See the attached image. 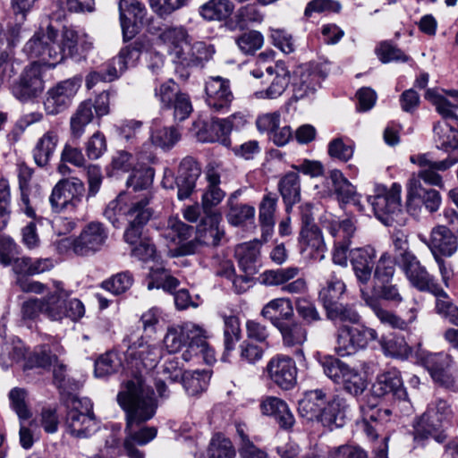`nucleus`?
<instances>
[{"label": "nucleus", "mask_w": 458, "mask_h": 458, "mask_svg": "<svg viewBox=\"0 0 458 458\" xmlns=\"http://www.w3.org/2000/svg\"><path fill=\"white\" fill-rule=\"evenodd\" d=\"M300 268L297 267H288L285 268L269 269L264 271L260 276V283L267 286L284 285L291 280L298 276Z\"/></svg>", "instance_id": "obj_52"}, {"label": "nucleus", "mask_w": 458, "mask_h": 458, "mask_svg": "<svg viewBox=\"0 0 458 458\" xmlns=\"http://www.w3.org/2000/svg\"><path fill=\"white\" fill-rule=\"evenodd\" d=\"M152 159L151 153L145 154L138 165L133 166L132 173L127 180V186L134 191L146 190L152 184L154 171L148 166Z\"/></svg>", "instance_id": "obj_39"}, {"label": "nucleus", "mask_w": 458, "mask_h": 458, "mask_svg": "<svg viewBox=\"0 0 458 458\" xmlns=\"http://www.w3.org/2000/svg\"><path fill=\"white\" fill-rule=\"evenodd\" d=\"M242 330L239 318L234 315L224 316V345L226 352H232L240 341Z\"/></svg>", "instance_id": "obj_60"}, {"label": "nucleus", "mask_w": 458, "mask_h": 458, "mask_svg": "<svg viewBox=\"0 0 458 458\" xmlns=\"http://www.w3.org/2000/svg\"><path fill=\"white\" fill-rule=\"evenodd\" d=\"M118 9L123 38L131 39L137 33L136 21H141L145 18L147 9L138 0H120Z\"/></svg>", "instance_id": "obj_24"}, {"label": "nucleus", "mask_w": 458, "mask_h": 458, "mask_svg": "<svg viewBox=\"0 0 458 458\" xmlns=\"http://www.w3.org/2000/svg\"><path fill=\"white\" fill-rule=\"evenodd\" d=\"M260 315L276 327L282 322L293 318L294 310L290 299L276 298L264 305Z\"/></svg>", "instance_id": "obj_35"}, {"label": "nucleus", "mask_w": 458, "mask_h": 458, "mask_svg": "<svg viewBox=\"0 0 458 458\" xmlns=\"http://www.w3.org/2000/svg\"><path fill=\"white\" fill-rule=\"evenodd\" d=\"M410 161L419 166V171L411 175L406 184L408 208L414 201L420 200L430 213L437 211L442 202L440 193L435 189L424 187L421 181L428 185L444 189L445 183L441 173L451 168L455 162L450 158L435 160L429 153L412 155L410 157Z\"/></svg>", "instance_id": "obj_1"}, {"label": "nucleus", "mask_w": 458, "mask_h": 458, "mask_svg": "<svg viewBox=\"0 0 458 458\" xmlns=\"http://www.w3.org/2000/svg\"><path fill=\"white\" fill-rule=\"evenodd\" d=\"M259 242L258 241L243 242L235 248V258L241 269L247 274L258 272L259 259Z\"/></svg>", "instance_id": "obj_40"}, {"label": "nucleus", "mask_w": 458, "mask_h": 458, "mask_svg": "<svg viewBox=\"0 0 458 458\" xmlns=\"http://www.w3.org/2000/svg\"><path fill=\"white\" fill-rule=\"evenodd\" d=\"M300 253L304 260H322L327 245L318 226H302L299 237Z\"/></svg>", "instance_id": "obj_22"}, {"label": "nucleus", "mask_w": 458, "mask_h": 458, "mask_svg": "<svg viewBox=\"0 0 458 458\" xmlns=\"http://www.w3.org/2000/svg\"><path fill=\"white\" fill-rule=\"evenodd\" d=\"M402 263L405 276L413 287L422 292L440 293L434 278L412 253H402Z\"/></svg>", "instance_id": "obj_20"}, {"label": "nucleus", "mask_w": 458, "mask_h": 458, "mask_svg": "<svg viewBox=\"0 0 458 458\" xmlns=\"http://www.w3.org/2000/svg\"><path fill=\"white\" fill-rule=\"evenodd\" d=\"M327 228L330 234L335 238L333 262L341 267H347L351 239L356 231L354 222L352 219L332 222Z\"/></svg>", "instance_id": "obj_18"}, {"label": "nucleus", "mask_w": 458, "mask_h": 458, "mask_svg": "<svg viewBox=\"0 0 458 458\" xmlns=\"http://www.w3.org/2000/svg\"><path fill=\"white\" fill-rule=\"evenodd\" d=\"M218 216L208 214L197 226V238L201 246H216L220 242L223 232L218 228Z\"/></svg>", "instance_id": "obj_43"}, {"label": "nucleus", "mask_w": 458, "mask_h": 458, "mask_svg": "<svg viewBox=\"0 0 458 458\" xmlns=\"http://www.w3.org/2000/svg\"><path fill=\"white\" fill-rule=\"evenodd\" d=\"M363 293H367L369 297L377 299L378 302L386 301L395 306L401 304L403 301L398 285L391 284L390 282L382 284L375 283L371 290L368 287H360V298L362 301Z\"/></svg>", "instance_id": "obj_46"}, {"label": "nucleus", "mask_w": 458, "mask_h": 458, "mask_svg": "<svg viewBox=\"0 0 458 458\" xmlns=\"http://www.w3.org/2000/svg\"><path fill=\"white\" fill-rule=\"evenodd\" d=\"M279 192L287 206L295 204L301 199L300 176L296 172L285 174L278 182Z\"/></svg>", "instance_id": "obj_50"}, {"label": "nucleus", "mask_w": 458, "mask_h": 458, "mask_svg": "<svg viewBox=\"0 0 458 458\" xmlns=\"http://www.w3.org/2000/svg\"><path fill=\"white\" fill-rule=\"evenodd\" d=\"M344 402L340 398H326V403L321 411L318 422L332 429L334 427H342L346 417Z\"/></svg>", "instance_id": "obj_41"}, {"label": "nucleus", "mask_w": 458, "mask_h": 458, "mask_svg": "<svg viewBox=\"0 0 458 458\" xmlns=\"http://www.w3.org/2000/svg\"><path fill=\"white\" fill-rule=\"evenodd\" d=\"M321 364L325 375L349 394L357 396L367 388V380L356 368L334 357H326Z\"/></svg>", "instance_id": "obj_9"}, {"label": "nucleus", "mask_w": 458, "mask_h": 458, "mask_svg": "<svg viewBox=\"0 0 458 458\" xmlns=\"http://www.w3.org/2000/svg\"><path fill=\"white\" fill-rule=\"evenodd\" d=\"M66 427L69 434L77 438H87L98 429L92 403L87 398L75 395L67 400Z\"/></svg>", "instance_id": "obj_8"}, {"label": "nucleus", "mask_w": 458, "mask_h": 458, "mask_svg": "<svg viewBox=\"0 0 458 458\" xmlns=\"http://www.w3.org/2000/svg\"><path fill=\"white\" fill-rule=\"evenodd\" d=\"M43 89L42 65L38 62L26 66L19 80L11 86L12 94L21 102L37 98Z\"/></svg>", "instance_id": "obj_17"}, {"label": "nucleus", "mask_w": 458, "mask_h": 458, "mask_svg": "<svg viewBox=\"0 0 458 458\" xmlns=\"http://www.w3.org/2000/svg\"><path fill=\"white\" fill-rule=\"evenodd\" d=\"M93 117L92 100L87 99L82 101L70 120L72 137L80 139L85 131V127L91 123Z\"/></svg>", "instance_id": "obj_51"}, {"label": "nucleus", "mask_w": 458, "mask_h": 458, "mask_svg": "<svg viewBox=\"0 0 458 458\" xmlns=\"http://www.w3.org/2000/svg\"><path fill=\"white\" fill-rule=\"evenodd\" d=\"M206 102L215 112H225L233 99L230 82L222 77H211L206 81Z\"/></svg>", "instance_id": "obj_21"}, {"label": "nucleus", "mask_w": 458, "mask_h": 458, "mask_svg": "<svg viewBox=\"0 0 458 458\" xmlns=\"http://www.w3.org/2000/svg\"><path fill=\"white\" fill-rule=\"evenodd\" d=\"M345 292V284L335 276H332L327 284L320 290L318 298L325 310L335 304L337 300Z\"/></svg>", "instance_id": "obj_57"}, {"label": "nucleus", "mask_w": 458, "mask_h": 458, "mask_svg": "<svg viewBox=\"0 0 458 458\" xmlns=\"http://www.w3.org/2000/svg\"><path fill=\"white\" fill-rule=\"evenodd\" d=\"M199 128L196 133L197 139L200 142L213 143L219 142L225 147L231 146L229 138V127L222 119H212L210 122H199L197 123Z\"/></svg>", "instance_id": "obj_29"}, {"label": "nucleus", "mask_w": 458, "mask_h": 458, "mask_svg": "<svg viewBox=\"0 0 458 458\" xmlns=\"http://www.w3.org/2000/svg\"><path fill=\"white\" fill-rule=\"evenodd\" d=\"M193 231L192 226L184 224L177 217H170L167 220L165 227L161 232V236L167 242L178 244L176 248L169 250L171 257L192 255L199 250L201 244L197 237L182 243L191 236Z\"/></svg>", "instance_id": "obj_14"}, {"label": "nucleus", "mask_w": 458, "mask_h": 458, "mask_svg": "<svg viewBox=\"0 0 458 458\" xmlns=\"http://www.w3.org/2000/svg\"><path fill=\"white\" fill-rule=\"evenodd\" d=\"M134 212L129 214L128 227L123 234L124 241L130 245H135L143 241L141 239L142 229L153 214L149 207L136 215H134Z\"/></svg>", "instance_id": "obj_47"}, {"label": "nucleus", "mask_w": 458, "mask_h": 458, "mask_svg": "<svg viewBox=\"0 0 458 458\" xmlns=\"http://www.w3.org/2000/svg\"><path fill=\"white\" fill-rule=\"evenodd\" d=\"M362 411V424L361 427L363 428V431L366 433V435L372 438L376 439L377 437V428L376 424L375 426L370 424V422H377V421H383L386 420L387 418L390 415V411L388 409H377L376 406H368V407H361Z\"/></svg>", "instance_id": "obj_53"}, {"label": "nucleus", "mask_w": 458, "mask_h": 458, "mask_svg": "<svg viewBox=\"0 0 458 458\" xmlns=\"http://www.w3.org/2000/svg\"><path fill=\"white\" fill-rule=\"evenodd\" d=\"M267 378L282 390H291L297 384L298 369L294 360L284 354L272 357L266 366Z\"/></svg>", "instance_id": "obj_15"}, {"label": "nucleus", "mask_w": 458, "mask_h": 458, "mask_svg": "<svg viewBox=\"0 0 458 458\" xmlns=\"http://www.w3.org/2000/svg\"><path fill=\"white\" fill-rule=\"evenodd\" d=\"M208 452L209 458H233L235 455L232 442L219 434L212 437Z\"/></svg>", "instance_id": "obj_64"}, {"label": "nucleus", "mask_w": 458, "mask_h": 458, "mask_svg": "<svg viewBox=\"0 0 458 458\" xmlns=\"http://www.w3.org/2000/svg\"><path fill=\"white\" fill-rule=\"evenodd\" d=\"M363 302L369 307L379 321L386 326L397 329H405L408 323L390 310L383 308L382 303L377 299L369 297L367 293H363Z\"/></svg>", "instance_id": "obj_49"}, {"label": "nucleus", "mask_w": 458, "mask_h": 458, "mask_svg": "<svg viewBox=\"0 0 458 458\" xmlns=\"http://www.w3.org/2000/svg\"><path fill=\"white\" fill-rule=\"evenodd\" d=\"M438 291L441 293H432L437 298L436 301V312L446 318L449 323L458 327V306H456L447 293L440 287Z\"/></svg>", "instance_id": "obj_58"}, {"label": "nucleus", "mask_w": 458, "mask_h": 458, "mask_svg": "<svg viewBox=\"0 0 458 458\" xmlns=\"http://www.w3.org/2000/svg\"><path fill=\"white\" fill-rule=\"evenodd\" d=\"M433 131L435 142L438 148L447 149L458 147V131L446 123H437Z\"/></svg>", "instance_id": "obj_56"}, {"label": "nucleus", "mask_w": 458, "mask_h": 458, "mask_svg": "<svg viewBox=\"0 0 458 458\" xmlns=\"http://www.w3.org/2000/svg\"><path fill=\"white\" fill-rule=\"evenodd\" d=\"M259 406L262 414L273 417L282 428L289 429L293 426V414L284 400L276 396H267L262 399Z\"/></svg>", "instance_id": "obj_34"}, {"label": "nucleus", "mask_w": 458, "mask_h": 458, "mask_svg": "<svg viewBox=\"0 0 458 458\" xmlns=\"http://www.w3.org/2000/svg\"><path fill=\"white\" fill-rule=\"evenodd\" d=\"M341 325L336 331L335 352L340 356H348L377 338V333L364 324Z\"/></svg>", "instance_id": "obj_10"}, {"label": "nucleus", "mask_w": 458, "mask_h": 458, "mask_svg": "<svg viewBox=\"0 0 458 458\" xmlns=\"http://www.w3.org/2000/svg\"><path fill=\"white\" fill-rule=\"evenodd\" d=\"M81 87V78L74 76L49 88L43 101L45 112L49 115H56L67 110Z\"/></svg>", "instance_id": "obj_12"}, {"label": "nucleus", "mask_w": 458, "mask_h": 458, "mask_svg": "<svg viewBox=\"0 0 458 458\" xmlns=\"http://www.w3.org/2000/svg\"><path fill=\"white\" fill-rule=\"evenodd\" d=\"M108 237V231L100 222H90L84 226L77 238L65 237L57 242L60 252L72 250L87 256L101 250Z\"/></svg>", "instance_id": "obj_7"}, {"label": "nucleus", "mask_w": 458, "mask_h": 458, "mask_svg": "<svg viewBox=\"0 0 458 458\" xmlns=\"http://www.w3.org/2000/svg\"><path fill=\"white\" fill-rule=\"evenodd\" d=\"M445 428L441 420H436L427 412H424L414 423L413 439L417 444L422 445L428 438H433L438 443L446 439Z\"/></svg>", "instance_id": "obj_27"}, {"label": "nucleus", "mask_w": 458, "mask_h": 458, "mask_svg": "<svg viewBox=\"0 0 458 458\" xmlns=\"http://www.w3.org/2000/svg\"><path fill=\"white\" fill-rule=\"evenodd\" d=\"M381 347L386 355L405 359L411 352V349L403 336L388 335L381 340Z\"/></svg>", "instance_id": "obj_61"}, {"label": "nucleus", "mask_w": 458, "mask_h": 458, "mask_svg": "<svg viewBox=\"0 0 458 458\" xmlns=\"http://www.w3.org/2000/svg\"><path fill=\"white\" fill-rule=\"evenodd\" d=\"M26 348L21 340L16 336H9L3 341L0 351V366L7 369L25 358Z\"/></svg>", "instance_id": "obj_44"}, {"label": "nucleus", "mask_w": 458, "mask_h": 458, "mask_svg": "<svg viewBox=\"0 0 458 458\" xmlns=\"http://www.w3.org/2000/svg\"><path fill=\"white\" fill-rule=\"evenodd\" d=\"M425 98L436 106L437 113L444 119L458 121V115L455 112L458 106L451 104L448 99L437 94L436 90L431 89H428L425 94Z\"/></svg>", "instance_id": "obj_62"}, {"label": "nucleus", "mask_w": 458, "mask_h": 458, "mask_svg": "<svg viewBox=\"0 0 458 458\" xmlns=\"http://www.w3.org/2000/svg\"><path fill=\"white\" fill-rule=\"evenodd\" d=\"M201 174V168L198 162L192 157H184L178 169L176 177L177 197L182 200L191 196L195 186L196 181Z\"/></svg>", "instance_id": "obj_26"}, {"label": "nucleus", "mask_w": 458, "mask_h": 458, "mask_svg": "<svg viewBox=\"0 0 458 458\" xmlns=\"http://www.w3.org/2000/svg\"><path fill=\"white\" fill-rule=\"evenodd\" d=\"M210 379L208 370L185 371L182 382L190 395H196L207 389Z\"/></svg>", "instance_id": "obj_54"}, {"label": "nucleus", "mask_w": 458, "mask_h": 458, "mask_svg": "<svg viewBox=\"0 0 458 458\" xmlns=\"http://www.w3.org/2000/svg\"><path fill=\"white\" fill-rule=\"evenodd\" d=\"M159 38L170 47L171 54L176 58V50L183 49L188 43V33L182 27H167L161 31Z\"/></svg>", "instance_id": "obj_59"}, {"label": "nucleus", "mask_w": 458, "mask_h": 458, "mask_svg": "<svg viewBox=\"0 0 458 458\" xmlns=\"http://www.w3.org/2000/svg\"><path fill=\"white\" fill-rule=\"evenodd\" d=\"M117 400L126 413L128 428L149 420L157 408L154 390L140 376L125 383L123 390L117 395Z\"/></svg>", "instance_id": "obj_3"}, {"label": "nucleus", "mask_w": 458, "mask_h": 458, "mask_svg": "<svg viewBox=\"0 0 458 458\" xmlns=\"http://www.w3.org/2000/svg\"><path fill=\"white\" fill-rule=\"evenodd\" d=\"M59 142V134L56 130L51 129L46 131L37 141L33 148L35 163L40 166H46L53 157Z\"/></svg>", "instance_id": "obj_38"}, {"label": "nucleus", "mask_w": 458, "mask_h": 458, "mask_svg": "<svg viewBox=\"0 0 458 458\" xmlns=\"http://www.w3.org/2000/svg\"><path fill=\"white\" fill-rule=\"evenodd\" d=\"M126 347L124 352V368L131 371L132 377H142L144 370L157 367L161 351L157 344L144 336L126 335L123 340Z\"/></svg>", "instance_id": "obj_5"}, {"label": "nucleus", "mask_w": 458, "mask_h": 458, "mask_svg": "<svg viewBox=\"0 0 458 458\" xmlns=\"http://www.w3.org/2000/svg\"><path fill=\"white\" fill-rule=\"evenodd\" d=\"M177 61L184 66H197L208 61L215 50L212 46L202 41L184 44L183 49L176 50Z\"/></svg>", "instance_id": "obj_33"}, {"label": "nucleus", "mask_w": 458, "mask_h": 458, "mask_svg": "<svg viewBox=\"0 0 458 458\" xmlns=\"http://www.w3.org/2000/svg\"><path fill=\"white\" fill-rule=\"evenodd\" d=\"M84 184L77 179L60 180L53 188L49 202L55 212H74L82 204Z\"/></svg>", "instance_id": "obj_13"}, {"label": "nucleus", "mask_w": 458, "mask_h": 458, "mask_svg": "<svg viewBox=\"0 0 458 458\" xmlns=\"http://www.w3.org/2000/svg\"><path fill=\"white\" fill-rule=\"evenodd\" d=\"M326 403V394L321 390H313L304 394L299 401L298 411L308 421H318Z\"/></svg>", "instance_id": "obj_37"}, {"label": "nucleus", "mask_w": 458, "mask_h": 458, "mask_svg": "<svg viewBox=\"0 0 458 458\" xmlns=\"http://www.w3.org/2000/svg\"><path fill=\"white\" fill-rule=\"evenodd\" d=\"M327 317L328 319L335 323L358 324L360 320V316L358 311L349 304L336 302L331 307L326 309Z\"/></svg>", "instance_id": "obj_55"}, {"label": "nucleus", "mask_w": 458, "mask_h": 458, "mask_svg": "<svg viewBox=\"0 0 458 458\" xmlns=\"http://www.w3.org/2000/svg\"><path fill=\"white\" fill-rule=\"evenodd\" d=\"M156 386L160 396L165 395V381L177 382L182 379L184 372L180 364L179 358L168 356L164 361L156 367Z\"/></svg>", "instance_id": "obj_36"}, {"label": "nucleus", "mask_w": 458, "mask_h": 458, "mask_svg": "<svg viewBox=\"0 0 458 458\" xmlns=\"http://www.w3.org/2000/svg\"><path fill=\"white\" fill-rule=\"evenodd\" d=\"M142 45L133 42L123 47L116 56L109 61L110 79H118L126 70L134 67L141 55Z\"/></svg>", "instance_id": "obj_30"}, {"label": "nucleus", "mask_w": 458, "mask_h": 458, "mask_svg": "<svg viewBox=\"0 0 458 458\" xmlns=\"http://www.w3.org/2000/svg\"><path fill=\"white\" fill-rule=\"evenodd\" d=\"M141 424H133L131 428H128L126 422L125 432L127 434L123 446L130 458H143V454L134 446V443L143 445L153 440L157 436V428L155 427H143Z\"/></svg>", "instance_id": "obj_32"}, {"label": "nucleus", "mask_w": 458, "mask_h": 458, "mask_svg": "<svg viewBox=\"0 0 458 458\" xmlns=\"http://www.w3.org/2000/svg\"><path fill=\"white\" fill-rule=\"evenodd\" d=\"M58 33L52 26L40 30L26 43L24 51L31 57H38L49 68L55 67L65 56H74L80 54V35L70 28H64L61 40L57 39Z\"/></svg>", "instance_id": "obj_2"}, {"label": "nucleus", "mask_w": 458, "mask_h": 458, "mask_svg": "<svg viewBox=\"0 0 458 458\" xmlns=\"http://www.w3.org/2000/svg\"><path fill=\"white\" fill-rule=\"evenodd\" d=\"M286 347H300L307 341V330L304 326L293 318L285 320L276 327Z\"/></svg>", "instance_id": "obj_45"}, {"label": "nucleus", "mask_w": 458, "mask_h": 458, "mask_svg": "<svg viewBox=\"0 0 458 458\" xmlns=\"http://www.w3.org/2000/svg\"><path fill=\"white\" fill-rule=\"evenodd\" d=\"M425 362L431 377L436 383L453 391L458 390V380L446 369L451 362L449 355L443 353L429 354Z\"/></svg>", "instance_id": "obj_25"}, {"label": "nucleus", "mask_w": 458, "mask_h": 458, "mask_svg": "<svg viewBox=\"0 0 458 458\" xmlns=\"http://www.w3.org/2000/svg\"><path fill=\"white\" fill-rule=\"evenodd\" d=\"M149 201L150 196L148 194L140 199H134L127 192H121L107 204L104 216L114 226L119 227L123 219L129 220V214L135 211L134 215H136L144 210L148 207Z\"/></svg>", "instance_id": "obj_16"}, {"label": "nucleus", "mask_w": 458, "mask_h": 458, "mask_svg": "<svg viewBox=\"0 0 458 458\" xmlns=\"http://www.w3.org/2000/svg\"><path fill=\"white\" fill-rule=\"evenodd\" d=\"M233 10L234 4L230 0H208L199 7L198 13L207 21H224Z\"/></svg>", "instance_id": "obj_42"}, {"label": "nucleus", "mask_w": 458, "mask_h": 458, "mask_svg": "<svg viewBox=\"0 0 458 458\" xmlns=\"http://www.w3.org/2000/svg\"><path fill=\"white\" fill-rule=\"evenodd\" d=\"M401 192L402 186L394 182L389 189L376 185L374 194L368 197L376 216L384 224L389 225L391 220L402 213Z\"/></svg>", "instance_id": "obj_11"}, {"label": "nucleus", "mask_w": 458, "mask_h": 458, "mask_svg": "<svg viewBox=\"0 0 458 458\" xmlns=\"http://www.w3.org/2000/svg\"><path fill=\"white\" fill-rule=\"evenodd\" d=\"M54 286L55 290L42 298L44 316L51 321H62L64 318L77 320L83 317V303L75 298L69 299L71 292L64 288L62 282H55Z\"/></svg>", "instance_id": "obj_6"}, {"label": "nucleus", "mask_w": 458, "mask_h": 458, "mask_svg": "<svg viewBox=\"0 0 458 458\" xmlns=\"http://www.w3.org/2000/svg\"><path fill=\"white\" fill-rule=\"evenodd\" d=\"M376 250L371 246L350 250V261L359 287H367L375 267Z\"/></svg>", "instance_id": "obj_23"}, {"label": "nucleus", "mask_w": 458, "mask_h": 458, "mask_svg": "<svg viewBox=\"0 0 458 458\" xmlns=\"http://www.w3.org/2000/svg\"><path fill=\"white\" fill-rule=\"evenodd\" d=\"M266 71L269 75H275V77L266 90L256 92V97L258 98H277L284 92L289 85L290 72L285 64L282 61L276 62L274 66H267Z\"/></svg>", "instance_id": "obj_31"}, {"label": "nucleus", "mask_w": 458, "mask_h": 458, "mask_svg": "<svg viewBox=\"0 0 458 458\" xmlns=\"http://www.w3.org/2000/svg\"><path fill=\"white\" fill-rule=\"evenodd\" d=\"M374 396L383 397L393 394L402 400L406 398V391L403 387L400 372L396 369H389L379 374L371 387Z\"/></svg>", "instance_id": "obj_28"}, {"label": "nucleus", "mask_w": 458, "mask_h": 458, "mask_svg": "<svg viewBox=\"0 0 458 458\" xmlns=\"http://www.w3.org/2000/svg\"><path fill=\"white\" fill-rule=\"evenodd\" d=\"M420 239L428 246L433 257L451 258L458 250L456 235L445 225L434 226L428 238L420 235Z\"/></svg>", "instance_id": "obj_19"}, {"label": "nucleus", "mask_w": 458, "mask_h": 458, "mask_svg": "<svg viewBox=\"0 0 458 458\" xmlns=\"http://www.w3.org/2000/svg\"><path fill=\"white\" fill-rule=\"evenodd\" d=\"M320 76L309 70L300 74L299 81L294 83V97L304 98L312 95L319 86Z\"/></svg>", "instance_id": "obj_63"}, {"label": "nucleus", "mask_w": 458, "mask_h": 458, "mask_svg": "<svg viewBox=\"0 0 458 458\" xmlns=\"http://www.w3.org/2000/svg\"><path fill=\"white\" fill-rule=\"evenodd\" d=\"M208 337V332L202 327L192 322H185L167 328L164 344L169 352H177L188 344L182 354L185 361L191 360L193 353L201 354L207 362H212L215 360V355L207 342Z\"/></svg>", "instance_id": "obj_4"}, {"label": "nucleus", "mask_w": 458, "mask_h": 458, "mask_svg": "<svg viewBox=\"0 0 458 458\" xmlns=\"http://www.w3.org/2000/svg\"><path fill=\"white\" fill-rule=\"evenodd\" d=\"M329 178L339 200L344 203H353L360 207L355 187L344 176L340 170H331Z\"/></svg>", "instance_id": "obj_48"}]
</instances>
